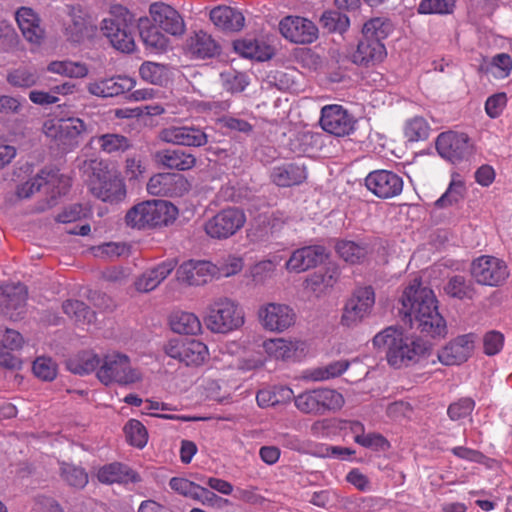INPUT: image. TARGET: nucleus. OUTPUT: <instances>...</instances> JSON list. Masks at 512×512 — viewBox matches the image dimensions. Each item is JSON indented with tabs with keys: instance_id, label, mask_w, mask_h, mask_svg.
Instances as JSON below:
<instances>
[{
	"instance_id": "obj_52",
	"label": "nucleus",
	"mask_w": 512,
	"mask_h": 512,
	"mask_svg": "<svg viewBox=\"0 0 512 512\" xmlns=\"http://www.w3.org/2000/svg\"><path fill=\"white\" fill-rule=\"evenodd\" d=\"M127 441L137 448H143L148 441V432L145 426L136 419H130L124 426Z\"/></svg>"
},
{
	"instance_id": "obj_57",
	"label": "nucleus",
	"mask_w": 512,
	"mask_h": 512,
	"mask_svg": "<svg viewBox=\"0 0 512 512\" xmlns=\"http://www.w3.org/2000/svg\"><path fill=\"white\" fill-rule=\"evenodd\" d=\"M224 88L231 93L242 92L248 85V78L244 73L227 70L220 74Z\"/></svg>"
},
{
	"instance_id": "obj_20",
	"label": "nucleus",
	"mask_w": 512,
	"mask_h": 512,
	"mask_svg": "<svg viewBox=\"0 0 512 512\" xmlns=\"http://www.w3.org/2000/svg\"><path fill=\"white\" fill-rule=\"evenodd\" d=\"M152 23L163 32L181 36L185 32V22L179 12L163 2L152 3L149 7Z\"/></svg>"
},
{
	"instance_id": "obj_28",
	"label": "nucleus",
	"mask_w": 512,
	"mask_h": 512,
	"mask_svg": "<svg viewBox=\"0 0 512 512\" xmlns=\"http://www.w3.org/2000/svg\"><path fill=\"white\" fill-rule=\"evenodd\" d=\"M23 36L32 43H39L44 37V29L37 14L27 7H21L15 15Z\"/></svg>"
},
{
	"instance_id": "obj_41",
	"label": "nucleus",
	"mask_w": 512,
	"mask_h": 512,
	"mask_svg": "<svg viewBox=\"0 0 512 512\" xmlns=\"http://www.w3.org/2000/svg\"><path fill=\"white\" fill-rule=\"evenodd\" d=\"M188 50L199 58L213 56L217 51V44L206 32L199 31L187 40Z\"/></svg>"
},
{
	"instance_id": "obj_55",
	"label": "nucleus",
	"mask_w": 512,
	"mask_h": 512,
	"mask_svg": "<svg viewBox=\"0 0 512 512\" xmlns=\"http://www.w3.org/2000/svg\"><path fill=\"white\" fill-rule=\"evenodd\" d=\"M95 257L104 260H115L129 254V247L125 243L108 242L92 248Z\"/></svg>"
},
{
	"instance_id": "obj_54",
	"label": "nucleus",
	"mask_w": 512,
	"mask_h": 512,
	"mask_svg": "<svg viewBox=\"0 0 512 512\" xmlns=\"http://www.w3.org/2000/svg\"><path fill=\"white\" fill-rule=\"evenodd\" d=\"M48 70L70 78H82L88 73L85 65L72 61H54L49 64Z\"/></svg>"
},
{
	"instance_id": "obj_64",
	"label": "nucleus",
	"mask_w": 512,
	"mask_h": 512,
	"mask_svg": "<svg viewBox=\"0 0 512 512\" xmlns=\"http://www.w3.org/2000/svg\"><path fill=\"white\" fill-rule=\"evenodd\" d=\"M504 346V335L496 330L487 332L483 337L484 353L488 356L498 354Z\"/></svg>"
},
{
	"instance_id": "obj_14",
	"label": "nucleus",
	"mask_w": 512,
	"mask_h": 512,
	"mask_svg": "<svg viewBox=\"0 0 512 512\" xmlns=\"http://www.w3.org/2000/svg\"><path fill=\"white\" fill-rule=\"evenodd\" d=\"M365 186L376 197L391 199L402 193L404 181L394 171L379 169L368 173L365 178Z\"/></svg>"
},
{
	"instance_id": "obj_39",
	"label": "nucleus",
	"mask_w": 512,
	"mask_h": 512,
	"mask_svg": "<svg viewBox=\"0 0 512 512\" xmlns=\"http://www.w3.org/2000/svg\"><path fill=\"white\" fill-rule=\"evenodd\" d=\"M349 367L347 360H338L325 366L307 369L303 372V378L310 381H325L343 374Z\"/></svg>"
},
{
	"instance_id": "obj_10",
	"label": "nucleus",
	"mask_w": 512,
	"mask_h": 512,
	"mask_svg": "<svg viewBox=\"0 0 512 512\" xmlns=\"http://www.w3.org/2000/svg\"><path fill=\"white\" fill-rule=\"evenodd\" d=\"M258 320L261 326L269 332L283 333L292 328L297 320L295 310L279 302H268L258 309Z\"/></svg>"
},
{
	"instance_id": "obj_38",
	"label": "nucleus",
	"mask_w": 512,
	"mask_h": 512,
	"mask_svg": "<svg viewBox=\"0 0 512 512\" xmlns=\"http://www.w3.org/2000/svg\"><path fill=\"white\" fill-rule=\"evenodd\" d=\"M101 357L93 351H82L67 362V368L74 374L86 375L92 372L97 374Z\"/></svg>"
},
{
	"instance_id": "obj_6",
	"label": "nucleus",
	"mask_w": 512,
	"mask_h": 512,
	"mask_svg": "<svg viewBox=\"0 0 512 512\" xmlns=\"http://www.w3.org/2000/svg\"><path fill=\"white\" fill-rule=\"evenodd\" d=\"M101 31L115 49L124 53L134 50V18L125 7L112 6L101 23Z\"/></svg>"
},
{
	"instance_id": "obj_47",
	"label": "nucleus",
	"mask_w": 512,
	"mask_h": 512,
	"mask_svg": "<svg viewBox=\"0 0 512 512\" xmlns=\"http://www.w3.org/2000/svg\"><path fill=\"white\" fill-rule=\"evenodd\" d=\"M294 397V392L288 387H277L273 390L262 389L256 395L257 403L260 407L275 406L280 402L290 401Z\"/></svg>"
},
{
	"instance_id": "obj_53",
	"label": "nucleus",
	"mask_w": 512,
	"mask_h": 512,
	"mask_svg": "<svg viewBox=\"0 0 512 512\" xmlns=\"http://www.w3.org/2000/svg\"><path fill=\"white\" fill-rule=\"evenodd\" d=\"M320 23L329 32H345L350 24L349 18L339 11H325Z\"/></svg>"
},
{
	"instance_id": "obj_16",
	"label": "nucleus",
	"mask_w": 512,
	"mask_h": 512,
	"mask_svg": "<svg viewBox=\"0 0 512 512\" xmlns=\"http://www.w3.org/2000/svg\"><path fill=\"white\" fill-rule=\"evenodd\" d=\"M436 150L442 158L458 163L472 154L473 146L466 134L449 131L438 135Z\"/></svg>"
},
{
	"instance_id": "obj_42",
	"label": "nucleus",
	"mask_w": 512,
	"mask_h": 512,
	"mask_svg": "<svg viewBox=\"0 0 512 512\" xmlns=\"http://www.w3.org/2000/svg\"><path fill=\"white\" fill-rule=\"evenodd\" d=\"M170 326L178 334H197L202 328L199 318L194 313L184 311L171 315Z\"/></svg>"
},
{
	"instance_id": "obj_11",
	"label": "nucleus",
	"mask_w": 512,
	"mask_h": 512,
	"mask_svg": "<svg viewBox=\"0 0 512 512\" xmlns=\"http://www.w3.org/2000/svg\"><path fill=\"white\" fill-rule=\"evenodd\" d=\"M265 354L274 360L298 362L308 353V344L297 337H276L262 343Z\"/></svg>"
},
{
	"instance_id": "obj_13",
	"label": "nucleus",
	"mask_w": 512,
	"mask_h": 512,
	"mask_svg": "<svg viewBox=\"0 0 512 512\" xmlns=\"http://www.w3.org/2000/svg\"><path fill=\"white\" fill-rule=\"evenodd\" d=\"M471 276L480 285L499 286L508 277V267L499 258L482 255L471 264Z\"/></svg>"
},
{
	"instance_id": "obj_17",
	"label": "nucleus",
	"mask_w": 512,
	"mask_h": 512,
	"mask_svg": "<svg viewBox=\"0 0 512 512\" xmlns=\"http://www.w3.org/2000/svg\"><path fill=\"white\" fill-rule=\"evenodd\" d=\"M356 120L341 105H327L321 109L320 125L336 137H344L355 129Z\"/></svg>"
},
{
	"instance_id": "obj_50",
	"label": "nucleus",
	"mask_w": 512,
	"mask_h": 512,
	"mask_svg": "<svg viewBox=\"0 0 512 512\" xmlns=\"http://www.w3.org/2000/svg\"><path fill=\"white\" fill-rule=\"evenodd\" d=\"M60 476L68 485L75 488H84L88 483V475L84 469L69 463L60 464Z\"/></svg>"
},
{
	"instance_id": "obj_26",
	"label": "nucleus",
	"mask_w": 512,
	"mask_h": 512,
	"mask_svg": "<svg viewBox=\"0 0 512 512\" xmlns=\"http://www.w3.org/2000/svg\"><path fill=\"white\" fill-rule=\"evenodd\" d=\"M169 486L174 492L202 504H211L216 499L213 492L186 478L173 477L169 481Z\"/></svg>"
},
{
	"instance_id": "obj_5",
	"label": "nucleus",
	"mask_w": 512,
	"mask_h": 512,
	"mask_svg": "<svg viewBox=\"0 0 512 512\" xmlns=\"http://www.w3.org/2000/svg\"><path fill=\"white\" fill-rule=\"evenodd\" d=\"M88 169L91 170L89 190L96 198L104 202H117L125 197V185L117 170L97 159L89 162Z\"/></svg>"
},
{
	"instance_id": "obj_24",
	"label": "nucleus",
	"mask_w": 512,
	"mask_h": 512,
	"mask_svg": "<svg viewBox=\"0 0 512 512\" xmlns=\"http://www.w3.org/2000/svg\"><path fill=\"white\" fill-rule=\"evenodd\" d=\"M159 139L174 145L192 147L204 146L208 142L206 133L194 126H169L163 128L159 132Z\"/></svg>"
},
{
	"instance_id": "obj_31",
	"label": "nucleus",
	"mask_w": 512,
	"mask_h": 512,
	"mask_svg": "<svg viewBox=\"0 0 512 512\" xmlns=\"http://www.w3.org/2000/svg\"><path fill=\"white\" fill-rule=\"evenodd\" d=\"M210 19L215 26L226 31H239L243 28V14L229 6H217L210 12Z\"/></svg>"
},
{
	"instance_id": "obj_35",
	"label": "nucleus",
	"mask_w": 512,
	"mask_h": 512,
	"mask_svg": "<svg viewBox=\"0 0 512 512\" xmlns=\"http://www.w3.org/2000/svg\"><path fill=\"white\" fill-rule=\"evenodd\" d=\"M158 163L167 169L185 171L193 168L196 164L194 155L183 150L166 149L156 153Z\"/></svg>"
},
{
	"instance_id": "obj_27",
	"label": "nucleus",
	"mask_w": 512,
	"mask_h": 512,
	"mask_svg": "<svg viewBox=\"0 0 512 512\" xmlns=\"http://www.w3.org/2000/svg\"><path fill=\"white\" fill-rule=\"evenodd\" d=\"M134 87V81L129 77H117L102 79L89 83L88 91L98 97H114L130 91Z\"/></svg>"
},
{
	"instance_id": "obj_8",
	"label": "nucleus",
	"mask_w": 512,
	"mask_h": 512,
	"mask_svg": "<svg viewBox=\"0 0 512 512\" xmlns=\"http://www.w3.org/2000/svg\"><path fill=\"white\" fill-rule=\"evenodd\" d=\"M296 408L305 414L324 415L328 412L340 410L344 403L343 395L330 388H315L306 390L297 396L294 395Z\"/></svg>"
},
{
	"instance_id": "obj_2",
	"label": "nucleus",
	"mask_w": 512,
	"mask_h": 512,
	"mask_svg": "<svg viewBox=\"0 0 512 512\" xmlns=\"http://www.w3.org/2000/svg\"><path fill=\"white\" fill-rule=\"evenodd\" d=\"M373 345L387 350V361L394 368H402L418 362L429 348L425 341L404 336L394 327H388L377 333L373 338Z\"/></svg>"
},
{
	"instance_id": "obj_15",
	"label": "nucleus",
	"mask_w": 512,
	"mask_h": 512,
	"mask_svg": "<svg viewBox=\"0 0 512 512\" xmlns=\"http://www.w3.org/2000/svg\"><path fill=\"white\" fill-rule=\"evenodd\" d=\"M165 353L187 366L202 365L209 356L208 347L201 341L172 339L165 345Z\"/></svg>"
},
{
	"instance_id": "obj_40",
	"label": "nucleus",
	"mask_w": 512,
	"mask_h": 512,
	"mask_svg": "<svg viewBox=\"0 0 512 512\" xmlns=\"http://www.w3.org/2000/svg\"><path fill=\"white\" fill-rule=\"evenodd\" d=\"M161 29L150 23L149 18H140L139 32L146 46L155 50H164L168 46L167 37Z\"/></svg>"
},
{
	"instance_id": "obj_43",
	"label": "nucleus",
	"mask_w": 512,
	"mask_h": 512,
	"mask_svg": "<svg viewBox=\"0 0 512 512\" xmlns=\"http://www.w3.org/2000/svg\"><path fill=\"white\" fill-rule=\"evenodd\" d=\"M86 28V20L80 11L72 10L63 19V34L71 42H80L84 37Z\"/></svg>"
},
{
	"instance_id": "obj_25",
	"label": "nucleus",
	"mask_w": 512,
	"mask_h": 512,
	"mask_svg": "<svg viewBox=\"0 0 512 512\" xmlns=\"http://www.w3.org/2000/svg\"><path fill=\"white\" fill-rule=\"evenodd\" d=\"M327 256L321 245L305 246L292 252L285 267L289 272L301 273L323 263Z\"/></svg>"
},
{
	"instance_id": "obj_30",
	"label": "nucleus",
	"mask_w": 512,
	"mask_h": 512,
	"mask_svg": "<svg viewBox=\"0 0 512 512\" xmlns=\"http://www.w3.org/2000/svg\"><path fill=\"white\" fill-rule=\"evenodd\" d=\"M385 56L386 49L381 41L363 37L353 54V61L356 64L369 65L382 61Z\"/></svg>"
},
{
	"instance_id": "obj_58",
	"label": "nucleus",
	"mask_w": 512,
	"mask_h": 512,
	"mask_svg": "<svg viewBox=\"0 0 512 512\" xmlns=\"http://www.w3.org/2000/svg\"><path fill=\"white\" fill-rule=\"evenodd\" d=\"M391 29L389 22L382 18H373L367 21L363 26L364 38L378 39L381 41L386 38Z\"/></svg>"
},
{
	"instance_id": "obj_34",
	"label": "nucleus",
	"mask_w": 512,
	"mask_h": 512,
	"mask_svg": "<svg viewBox=\"0 0 512 512\" xmlns=\"http://www.w3.org/2000/svg\"><path fill=\"white\" fill-rule=\"evenodd\" d=\"M338 256L345 262L356 264L363 262L372 252V247L365 240H340L335 246Z\"/></svg>"
},
{
	"instance_id": "obj_51",
	"label": "nucleus",
	"mask_w": 512,
	"mask_h": 512,
	"mask_svg": "<svg viewBox=\"0 0 512 512\" xmlns=\"http://www.w3.org/2000/svg\"><path fill=\"white\" fill-rule=\"evenodd\" d=\"M56 178L57 174L54 171L42 170L37 177L24 183L18 188V196L21 198H28L34 192L39 191L44 184H53Z\"/></svg>"
},
{
	"instance_id": "obj_62",
	"label": "nucleus",
	"mask_w": 512,
	"mask_h": 512,
	"mask_svg": "<svg viewBox=\"0 0 512 512\" xmlns=\"http://www.w3.org/2000/svg\"><path fill=\"white\" fill-rule=\"evenodd\" d=\"M464 184L461 180L453 179L447 191L435 202L439 208H444L457 202L462 197Z\"/></svg>"
},
{
	"instance_id": "obj_45",
	"label": "nucleus",
	"mask_w": 512,
	"mask_h": 512,
	"mask_svg": "<svg viewBox=\"0 0 512 512\" xmlns=\"http://www.w3.org/2000/svg\"><path fill=\"white\" fill-rule=\"evenodd\" d=\"M444 289L449 296L458 298L460 300H471L476 295L474 284L461 275H455L451 277L445 285Z\"/></svg>"
},
{
	"instance_id": "obj_19",
	"label": "nucleus",
	"mask_w": 512,
	"mask_h": 512,
	"mask_svg": "<svg viewBox=\"0 0 512 512\" xmlns=\"http://www.w3.org/2000/svg\"><path fill=\"white\" fill-rule=\"evenodd\" d=\"M284 38L297 44H310L318 38L316 25L300 16H286L279 23Z\"/></svg>"
},
{
	"instance_id": "obj_44",
	"label": "nucleus",
	"mask_w": 512,
	"mask_h": 512,
	"mask_svg": "<svg viewBox=\"0 0 512 512\" xmlns=\"http://www.w3.org/2000/svg\"><path fill=\"white\" fill-rule=\"evenodd\" d=\"M58 129L61 133L60 145L72 148L77 145V138L84 132L85 124L79 118L61 119V125Z\"/></svg>"
},
{
	"instance_id": "obj_59",
	"label": "nucleus",
	"mask_w": 512,
	"mask_h": 512,
	"mask_svg": "<svg viewBox=\"0 0 512 512\" xmlns=\"http://www.w3.org/2000/svg\"><path fill=\"white\" fill-rule=\"evenodd\" d=\"M455 7V0H422L418 7L421 14H450Z\"/></svg>"
},
{
	"instance_id": "obj_63",
	"label": "nucleus",
	"mask_w": 512,
	"mask_h": 512,
	"mask_svg": "<svg viewBox=\"0 0 512 512\" xmlns=\"http://www.w3.org/2000/svg\"><path fill=\"white\" fill-rule=\"evenodd\" d=\"M243 259L240 256L228 255L217 265V276L230 277L238 274L243 269Z\"/></svg>"
},
{
	"instance_id": "obj_61",
	"label": "nucleus",
	"mask_w": 512,
	"mask_h": 512,
	"mask_svg": "<svg viewBox=\"0 0 512 512\" xmlns=\"http://www.w3.org/2000/svg\"><path fill=\"white\" fill-rule=\"evenodd\" d=\"M475 407V402L471 398H461L449 405L447 414L453 421H457L470 416Z\"/></svg>"
},
{
	"instance_id": "obj_56",
	"label": "nucleus",
	"mask_w": 512,
	"mask_h": 512,
	"mask_svg": "<svg viewBox=\"0 0 512 512\" xmlns=\"http://www.w3.org/2000/svg\"><path fill=\"white\" fill-rule=\"evenodd\" d=\"M430 126L423 117L416 116L406 122L404 134L412 142L428 138Z\"/></svg>"
},
{
	"instance_id": "obj_23",
	"label": "nucleus",
	"mask_w": 512,
	"mask_h": 512,
	"mask_svg": "<svg viewBox=\"0 0 512 512\" xmlns=\"http://www.w3.org/2000/svg\"><path fill=\"white\" fill-rule=\"evenodd\" d=\"M27 289L23 284H7L0 291V312L17 320L26 311Z\"/></svg>"
},
{
	"instance_id": "obj_46",
	"label": "nucleus",
	"mask_w": 512,
	"mask_h": 512,
	"mask_svg": "<svg viewBox=\"0 0 512 512\" xmlns=\"http://www.w3.org/2000/svg\"><path fill=\"white\" fill-rule=\"evenodd\" d=\"M95 141L101 151L112 154L117 152H125L131 146L130 140L121 134L107 133L92 138Z\"/></svg>"
},
{
	"instance_id": "obj_3",
	"label": "nucleus",
	"mask_w": 512,
	"mask_h": 512,
	"mask_svg": "<svg viewBox=\"0 0 512 512\" xmlns=\"http://www.w3.org/2000/svg\"><path fill=\"white\" fill-rule=\"evenodd\" d=\"M179 211L169 201L147 200L134 205L125 216L126 224L139 230L158 229L173 224Z\"/></svg>"
},
{
	"instance_id": "obj_22",
	"label": "nucleus",
	"mask_w": 512,
	"mask_h": 512,
	"mask_svg": "<svg viewBox=\"0 0 512 512\" xmlns=\"http://www.w3.org/2000/svg\"><path fill=\"white\" fill-rule=\"evenodd\" d=\"M217 271V265L209 261L188 260L177 268L176 278L189 286H200L217 276Z\"/></svg>"
},
{
	"instance_id": "obj_33",
	"label": "nucleus",
	"mask_w": 512,
	"mask_h": 512,
	"mask_svg": "<svg viewBox=\"0 0 512 512\" xmlns=\"http://www.w3.org/2000/svg\"><path fill=\"white\" fill-rule=\"evenodd\" d=\"M97 477L100 482L112 483H137L141 481L138 473L121 463H112L99 469Z\"/></svg>"
},
{
	"instance_id": "obj_21",
	"label": "nucleus",
	"mask_w": 512,
	"mask_h": 512,
	"mask_svg": "<svg viewBox=\"0 0 512 512\" xmlns=\"http://www.w3.org/2000/svg\"><path fill=\"white\" fill-rule=\"evenodd\" d=\"M476 339L474 333L454 338L438 352L439 361L447 366L466 362L474 351Z\"/></svg>"
},
{
	"instance_id": "obj_29",
	"label": "nucleus",
	"mask_w": 512,
	"mask_h": 512,
	"mask_svg": "<svg viewBox=\"0 0 512 512\" xmlns=\"http://www.w3.org/2000/svg\"><path fill=\"white\" fill-rule=\"evenodd\" d=\"M175 263L173 261H164L156 267L146 270L137 278L134 285L139 292H150L157 288L174 270Z\"/></svg>"
},
{
	"instance_id": "obj_36",
	"label": "nucleus",
	"mask_w": 512,
	"mask_h": 512,
	"mask_svg": "<svg viewBox=\"0 0 512 512\" xmlns=\"http://www.w3.org/2000/svg\"><path fill=\"white\" fill-rule=\"evenodd\" d=\"M306 177L305 167L294 163L274 167L271 172L273 183L280 187L299 185Z\"/></svg>"
},
{
	"instance_id": "obj_12",
	"label": "nucleus",
	"mask_w": 512,
	"mask_h": 512,
	"mask_svg": "<svg viewBox=\"0 0 512 512\" xmlns=\"http://www.w3.org/2000/svg\"><path fill=\"white\" fill-rule=\"evenodd\" d=\"M375 304V293L371 286L358 287L347 300L341 323L347 327L356 326L367 317Z\"/></svg>"
},
{
	"instance_id": "obj_18",
	"label": "nucleus",
	"mask_w": 512,
	"mask_h": 512,
	"mask_svg": "<svg viewBox=\"0 0 512 512\" xmlns=\"http://www.w3.org/2000/svg\"><path fill=\"white\" fill-rule=\"evenodd\" d=\"M190 189L188 180L178 173H158L147 183V191L154 196L180 197Z\"/></svg>"
},
{
	"instance_id": "obj_7",
	"label": "nucleus",
	"mask_w": 512,
	"mask_h": 512,
	"mask_svg": "<svg viewBox=\"0 0 512 512\" xmlns=\"http://www.w3.org/2000/svg\"><path fill=\"white\" fill-rule=\"evenodd\" d=\"M245 322L242 307L231 298H215L207 309L205 323L214 333L226 334L239 329Z\"/></svg>"
},
{
	"instance_id": "obj_60",
	"label": "nucleus",
	"mask_w": 512,
	"mask_h": 512,
	"mask_svg": "<svg viewBox=\"0 0 512 512\" xmlns=\"http://www.w3.org/2000/svg\"><path fill=\"white\" fill-rule=\"evenodd\" d=\"M33 372L38 378L51 381L56 377L57 365L51 358L39 357L33 363Z\"/></svg>"
},
{
	"instance_id": "obj_1",
	"label": "nucleus",
	"mask_w": 512,
	"mask_h": 512,
	"mask_svg": "<svg viewBox=\"0 0 512 512\" xmlns=\"http://www.w3.org/2000/svg\"><path fill=\"white\" fill-rule=\"evenodd\" d=\"M401 304L400 313L405 324L431 337L446 334V323L438 312L434 292L421 286L419 279L415 278L405 288Z\"/></svg>"
},
{
	"instance_id": "obj_37",
	"label": "nucleus",
	"mask_w": 512,
	"mask_h": 512,
	"mask_svg": "<svg viewBox=\"0 0 512 512\" xmlns=\"http://www.w3.org/2000/svg\"><path fill=\"white\" fill-rule=\"evenodd\" d=\"M235 51L245 58L265 61L271 58L272 50L264 42L245 38L234 42Z\"/></svg>"
},
{
	"instance_id": "obj_49",
	"label": "nucleus",
	"mask_w": 512,
	"mask_h": 512,
	"mask_svg": "<svg viewBox=\"0 0 512 512\" xmlns=\"http://www.w3.org/2000/svg\"><path fill=\"white\" fill-rule=\"evenodd\" d=\"M141 78L154 85H164L169 80V69L167 66L155 62H144L140 66Z\"/></svg>"
},
{
	"instance_id": "obj_48",
	"label": "nucleus",
	"mask_w": 512,
	"mask_h": 512,
	"mask_svg": "<svg viewBox=\"0 0 512 512\" xmlns=\"http://www.w3.org/2000/svg\"><path fill=\"white\" fill-rule=\"evenodd\" d=\"M63 312L77 323L90 324L95 313L82 301L67 300L62 305Z\"/></svg>"
},
{
	"instance_id": "obj_9",
	"label": "nucleus",
	"mask_w": 512,
	"mask_h": 512,
	"mask_svg": "<svg viewBox=\"0 0 512 512\" xmlns=\"http://www.w3.org/2000/svg\"><path fill=\"white\" fill-rule=\"evenodd\" d=\"M246 221L243 209L235 206L227 207L208 218L203 224V230L211 239L226 240L237 234Z\"/></svg>"
},
{
	"instance_id": "obj_4",
	"label": "nucleus",
	"mask_w": 512,
	"mask_h": 512,
	"mask_svg": "<svg viewBox=\"0 0 512 512\" xmlns=\"http://www.w3.org/2000/svg\"><path fill=\"white\" fill-rule=\"evenodd\" d=\"M96 378L105 386H129L140 382L143 377L141 371L132 365L127 354L113 350L101 357Z\"/></svg>"
},
{
	"instance_id": "obj_32",
	"label": "nucleus",
	"mask_w": 512,
	"mask_h": 512,
	"mask_svg": "<svg viewBox=\"0 0 512 512\" xmlns=\"http://www.w3.org/2000/svg\"><path fill=\"white\" fill-rule=\"evenodd\" d=\"M280 226V220L273 214H261L252 222L247 231V238L253 243L265 242Z\"/></svg>"
}]
</instances>
